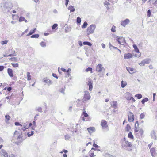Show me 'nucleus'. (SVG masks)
<instances>
[{"mask_svg": "<svg viewBox=\"0 0 157 157\" xmlns=\"http://www.w3.org/2000/svg\"><path fill=\"white\" fill-rule=\"evenodd\" d=\"M101 46H102V48H103V49H104V48H105V44H103V43H102V44H101Z\"/></svg>", "mask_w": 157, "mask_h": 157, "instance_id": "69168bd1", "label": "nucleus"}, {"mask_svg": "<svg viewBox=\"0 0 157 157\" xmlns=\"http://www.w3.org/2000/svg\"><path fill=\"white\" fill-rule=\"evenodd\" d=\"M84 45H88L89 46H91L92 45L88 41H84L83 42Z\"/></svg>", "mask_w": 157, "mask_h": 157, "instance_id": "cd10ccee", "label": "nucleus"}, {"mask_svg": "<svg viewBox=\"0 0 157 157\" xmlns=\"http://www.w3.org/2000/svg\"><path fill=\"white\" fill-rule=\"evenodd\" d=\"M88 25L87 23L86 22H84L82 26V28H85Z\"/></svg>", "mask_w": 157, "mask_h": 157, "instance_id": "e433bc0d", "label": "nucleus"}, {"mask_svg": "<svg viewBox=\"0 0 157 157\" xmlns=\"http://www.w3.org/2000/svg\"><path fill=\"white\" fill-rule=\"evenodd\" d=\"M90 157H94L95 156V155H94V153L91 152V151L90 152Z\"/></svg>", "mask_w": 157, "mask_h": 157, "instance_id": "c03bdc74", "label": "nucleus"}, {"mask_svg": "<svg viewBox=\"0 0 157 157\" xmlns=\"http://www.w3.org/2000/svg\"><path fill=\"white\" fill-rule=\"evenodd\" d=\"M156 0H149L148 2L152 3L153 4V3L156 1Z\"/></svg>", "mask_w": 157, "mask_h": 157, "instance_id": "6e6d98bb", "label": "nucleus"}, {"mask_svg": "<svg viewBox=\"0 0 157 157\" xmlns=\"http://www.w3.org/2000/svg\"><path fill=\"white\" fill-rule=\"evenodd\" d=\"M86 72H88L90 71L91 73H92V68H91V67H88V68H87L86 70Z\"/></svg>", "mask_w": 157, "mask_h": 157, "instance_id": "58836bf2", "label": "nucleus"}, {"mask_svg": "<svg viewBox=\"0 0 157 157\" xmlns=\"http://www.w3.org/2000/svg\"><path fill=\"white\" fill-rule=\"evenodd\" d=\"M106 157H115V156L109 154H106Z\"/></svg>", "mask_w": 157, "mask_h": 157, "instance_id": "5fc2aeb1", "label": "nucleus"}, {"mask_svg": "<svg viewBox=\"0 0 157 157\" xmlns=\"http://www.w3.org/2000/svg\"><path fill=\"white\" fill-rule=\"evenodd\" d=\"M18 136L17 137V139H20V138H21L22 137V133L21 132V133H19L18 132V131H15L14 133V135H17Z\"/></svg>", "mask_w": 157, "mask_h": 157, "instance_id": "2eb2a0df", "label": "nucleus"}, {"mask_svg": "<svg viewBox=\"0 0 157 157\" xmlns=\"http://www.w3.org/2000/svg\"><path fill=\"white\" fill-rule=\"evenodd\" d=\"M36 30V28H35L34 29H32L30 31L29 33L27 35V36H29L32 35L35 32V31Z\"/></svg>", "mask_w": 157, "mask_h": 157, "instance_id": "aec40b11", "label": "nucleus"}, {"mask_svg": "<svg viewBox=\"0 0 157 157\" xmlns=\"http://www.w3.org/2000/svg\"><path fill=\"white\" fill-rule=\"evenodd\" d=\"M134 115L131 112H129L128 113V120L130 122L134 120Z\"/></svg>", "mask_w": 157, "mask_h": 157, "instance_id": "423d86ee", "label": "nucleus"}, {"mask_svg": "<svg viewBox=\"0 0 157 157\" xmlns=\"http://www.w3.org/2000/svg\"><path fill=\"white\" fill-rule=\"evenodd\" d=\"M132 100L133 102L135 101V100L133 97H131L130 98V99H129V100Z\"/></svg>", "mask_w": 157, "mask_h": 157, "instance_id": "13d9d810", "label": "nucleus"}, {"mask_svg": "<svg viewBox=\"0 0 157 157\" xmlns=\"http://www.w3.org/2000/svg\"><path fill=\"white\" fill-rule=\"evenodd\" d=\"M96 71L97 72L100 73L102 71H104L105 69L102 64H98L96 67Z\"/></svg>", "mask_w": 157, "mask_h": 157, "instance_id": "20e7f679", "label": "nucleus"}, {"mask_svg": "<svg viewBox=\"0 0 157 157\" xmlns=\"http://www.w3.org/2000/svg\"><path fill=\"white\" fill-rule=\"evenodd\" d=\"M104 5L108 9H109V5H110V3L107 1H105L104 2Z\"/></svg>", "mask_w": 157, "mask_h": 157, "instance_id": "a878e982", "label": "nucleus"}, {"mask_svg": "<svg viewBox=\"0 0 157 157\" xmlns=\"http://www.w3.org/2000/svg\"><path fill=\"white\" fill-rule=\"evenodd\" d=\"M89 86V90L90 91H91L93 88V83L90 81H88V84Z\"/></svg>", "mask_w": 157, "mask_h": 157, "instance_id": "a211bd4d", "label": "nucleus"}, {"mask_svg": "<svg viewBox=\"0 0 157 157\" xmlns=\"http://www.w3.org/2000/svg\"><path fill=\"white\" fill-rule=\"evenodd\" d=\"M43 81L44 82L47 84L48 85H49L52 83V82L47 78H44L43 79Z\"/></svg>", "mask_w": 157, "mask_h": 157, "instance_id": "1a4fd4ad", "label": "nucleus"}, {"mask_svg": "<svg viewBox=\"0 0 157 157\" xmlns=\"http://www.w3.org/2000/svg\"><path fill=\"white\" fill-rule=\"evenodd\" d=\"M93 146L95 147H99V146H98L97 144H95L94 142L93 144Z\"/></svg>", "mask_w": 157, "mask_h": 157, "instance_id": "bf43d9fd", "label": "nucleus"}, {"mask_svg": "<svg viewBox=\"0 0 157 157\" xmlns=\"http://www.w3.org/2000/svg\"><path fill=\"white\" fill-rule=\"evenodd\" d=\"M150 152L151 155L153 157L154 156L155 153V149L154 148H152L150 150Z\"/></svg>", "mask_w": 157, "mask_h": 157, "instance_id": "5701e85b", "label": "nucleus"}, {"mask_svg": "<svg viewBox=\"0 0 157 157\" xmlns=\"http://www.w3.org/2000/svg\"><path fill=\"white\" fill-rule=\"evenodd\" d=\"M68 9L70 10V12H74L75 10V9L74 8V7L72 5L69 6L68 8Z\"/></svg>", "mask_w": 157, "mask_h": 157, "instance_id": "412c9836", "label": "nucleus"}, {"mask_svg": "<svg viewBox=\"0 0 157 157\" xmlns=\"http://www.w3.org/2000/svg\"><path fill=\"white\" fill-rule=\"evenodd\" d=\"M16 56V54H15V52L14 51V53H13L12 54H9L8 55H7V56Z\"/></svg>", "mask_w": 157, "mask_h": 157, "instance_id": "37998d69", "label": "nucleus"}, {"mask_svg": "<svg viewBox=\"0 0 157 157\" xmlns=\"http://www.w3.org/2000/svg\"><path fill=\"white\" fill-rule=\"evenodd\" d=\"M128 137L130 139H133L134 138L131 132H129L128 133Z\"/></svg>", "mask_w": 157, "mask_h": 157, "instance_id": "f704fd0d", "label": "nucleus"}, {"mask_svg": "<svg viewBox=\"0 0 157 157\" xmlns=\"http://www.w3.org/2000/svg\"><path fill=\"white\" fill-rule=\"evenodd\" d=\"M156 95V93H154L153 94V101H154L155 100V97Z\"/></svg>", "mask_w": 157, "mask_h": 157, "instance_id": "0e129e2a", "label": "nucleus"}, {"mask_svg": "<svg viewBox=\"0 0 157 157\" xmlns=\"http://www.w3.org/2000/svg\"><path fill=\"white\" fill-rule=\"evenodd\" d=\"M151 137L155 140H156V133L154 131H152L151 133Z\"/></svg>", "mask_w": 157, "mask_h": 157, "instance_id": "ddd939ff", "label": "nucleus"}, {"mask_svg": "<svg viewBox=\"0 0 157 157\" xmlns=\"http://www.w3.org/2000/svg\"><path fill=\"white\" fill-rule=\"evenodd\" d=\"M81 21V19L79 17H78L76 19V22L77 23L80 24Z\"/></svg>", "mask_w": 157, "mask_h": 157, "instance_id": "79ce46f5", "label": "nucleus"}, {"mask_svg": "<svg viewBox=\"0 0 157 157\" xmlns=\"http://www.w3.org/2000/svg\"><path fill=\"white\" fill-rule=\"evenodd\" d=\"M69 2V0H65V5L66 6H67L68 5V2Z\"/></svg>", "mask_w": 157, "mask_h": 157, "instance_id": "864d4df0", "label": "nucleus"}, {"mask_svg": "<svg viewBox=\"0 0 157 157\" xmlns=\"http://www.w3.org/2000/svg\"><path fill=\"white\" fill-rule=\"evenodd\" d=\"M36 110L38 112L42 113V109L41 107H38L37 108H36Z\"/></svg>", "mask_w": 157, "mask_h": 157, "instance_id": "c9c22d12", "label": "nucleus"}, {"mask_svg": "<svg viewBox=\"0 0 157 157\" xmlns=\"http://www.w3.org/2000/svg\"><path fill=\"white\" fill-rule=\"evenodd\" d=\"M83 115L84 117H87L88 115L87 113L86 112V111L84 112L83 113Z\"/></svg>", "mask_w": 157, "mask_h": 157, "instance_id": "3c124183", "label": "nucleus"}, {"mask_svg": "<svg viewBox=\"0 0 157 157\" xmlns=\"http://www.w3.org/2000/svg\"><path fill=\"white\" fill-rule=\"evenodd\" d=\"M30 73L29 72H28L27 73V80H30L31 79V76L30 75Z\"/></svg>", "mask_w": 157, "mask_h": 157, "instance_id": "72a5a7b5", "label": "nucleus"}, {"mask_svg": "<svg viewBox=\"0 0 157 157\" xmlns=\"http://www.w3.org/2000/svg\"><path fill=\"white\" fill-rule=\"evenodd\" d=\"M8 42V41L6 40L5 41H2L1 42V44L2 45H4V44H6Z\"/></svg>", "mask_w": 157, "mask_h": 157, "instance_id": "a18cd8bd", "label": "nucleus"}, {"mask_svg": "<svg viewBox=\"0 0 157 157\" xmlns=\"http://www.w3.org/2000/svg\"><path fill=\"white\" fill-rule=\"evenodd\" d=\"M124 140L125 142L123 143L122 145V146L123 147H130L132 146V144L131 143L126 141L125 138H124Z\"/></svg>", "mask_w": 157, "mask_h": 157, "instance_id": "39448f33", "label": "nucleus"}, {"mask_svg": "<svg viewBox=\"0 0 157 157\" xmlns=\"http://www.w3.org/2000/svg\"><path fill=\"white\" fill-rule=\"evenodd\" d=\"M130 20L128 19H126L125 20L122 21L121 22V25L124 27L128 24L130 22Z\"/></svg>", "mask_w": 157, "mask_h": 157, "instance_id": "0eeeda50", "label": "nucleus"}, {"mask_svg": "<svg viewBox=\"0 0 157 157\" xmlns=\"http://www.w3.org/2000/svg\"><path fill=\"white\" fill-rule=\"evenodd\" d=\"M133 56L130 53H125L124 56V59H130Z\"/></svg>", "mask_w": 157, "mask_h": 157, "instance_id": "9d476101", "label": "nucleus"}, {"mask_svg": "<svg viewBox=\"0 0 157 157\" xmlns=\"http://www.w3.org/2000/svg\"><path fill=\"white\" fill-rule=\"evenodd\" d=\"M40 44L42 47L44 48L46 46V43L43 41L41 42L40 43Z\"/></svg>", "mask_w": 157, "mask_h": 157, "instance_id": "2f4dec72", "label": "nucleus"}, {"mask_svg": "<svg viewBox=\"0 0 157 157\" xmlns=\"http://www.w3.org/2000/svg\"><path fill=\"white\" fill-rule=\"evenodd\" d=\"M78 44H79V45L80 46H82V42H81V41H79L78 42Z\"/></svg>", "mask_w": 157, "mask_h": 157, "instance_id": "774afa93", "label": "nucleus"}, {"mask_svg": "<svg viewBox=\"0 0 157 157\" xmlns=\"http://www.w3.org/2000/svg\"><path fill=\"white\" fill-rule=\"evenodd\" d=\"M101 125L102 126V129L104 130L105 131H107L109 130L107 122L105 120H102L101 123Z\"/></svg>", "mask_w": 157, "mask_h": 157, "instance_id": "7ed1b4c3", "label": "nucleus"}, {"mask_svg": "<svg viewBox=\"0 0 157 157\" xmlns=\"http://www.w3.org/2000/svg\"><path fill=\"white\" fill-rule=\"evenodd\" d=\"M85 94L84 95L83 98L82 99V101L83 102H86L88 100L90 99L91 96L90 94L88 91H85Z\"/></svg>", "mask_w": 157, "mask_h": 157, "instance_id": "f257e3e1", "label": "nucleus"}, {"mask_svg": "<svg viewBox=\"0 0 157 157\" xmlns=\"http://www.w3.org/2000/svg\"><path fill=\"white\" fill-rule=\"evenodd\" d=\"M7 72L10 77H12L13 76V71L10 68H8L7 69Z\"/></svg>", "mask_w": 157, "mask_h": 157, "instance_id": "dca6fc26", "label": "nucleus"}, {"mask_svg": "<svg viewBox=\"0 0 157 157\" xmlns=\"http://www.w3.org/2000/svg\"><path fill=\"white\" fill-rule=\"evenodd\" d=\"M148 101V99L147 98H146L142 100L141 102L143 104H144L145 102H147Z\"/></svg>", "mask_w": 157, "mask_h": 157, "instance_id": "c756f323", "label": "nucleus"}, {"mask_svg": "<svg viewBox=\"0 0 157 157\" xmlns=\"http://www.w3.org/2000/svg\"><path fill=\"white\" fill-rule=\"evenodd\" d=\"M34 134V131H32L30 132H28L27 133V135L28 137H30Z\"/></svg>", "mask_w": 157, "mask_h": 157, "instance_id": "473e14b6", "label": "nucleus"}, {"mask_svg": "<svg viewBox=\"0 0 157 157\" xmlns=\"http://www.w3.org/2000/svg\"><path fill=\"white\" fill-rule=\"evenodd\" d=\"M0 153L5 157H8V154L5 150L2 149L0 151Z\"/></svg>", "mask_w": 157, "mask_h": 157, "instance_id": "f8f14e48", "label": "nucleus"}, {"mask_svg": "<svg viewBox=\"0 0 157 157\" xmlns=\"http://www.w3.org/2000/svg\"><path fill=\"white\" fill-rule=\"evenodd\" d=\"M25 18L24 17L21 16L19 18V21L20 22L24 21L25 20Z\"/></svg>", "mask_w": 157, "mask_h": 157, "instance_id": "ea45409f", "label": "nucleus"}, {"mask_svg": "<svg viewBox=\"0 0 157 157\" xmlns=\"http://www.w3.org/2000/svg\"><path fill=\"white\" fill-rule=\"evenodd\" d=\"M150 59H146L143 60L141 63H139V65L141 66H144L145 64H148L149 63Z\"/></svg>", "mask_w": 157, "mask_h": 157, "instance_id": "6e6552de", "label": "nucleus"}, {"mask_svg": "<svg viewBox=\"0 0 157 157\" xmlns=\"http://www.w3.org/2000/svg\"><path fill=\"white\" fill-rule=\"evenodd\" d=\"M39 35L38 34H35L32 35L31 36V38H38L39 37Z\"/></svg>", "mask_w": 157, "mask_h": 157, "instance_id": "c85d7f7f", "label": "nucleus"}, {"mask_svg": "<svg viewBox=\"0 0 157 157\" xmlns=\"http://www.w3.org/2000/svg\"><path fill=\"white\" fill-rule=\"evenodd\" d=\"M131 128L129 124H127L126 128L125 130L126 131H128Z\"/></svg>", "mask_w": 157, "mask_h": 157, "instance_id": "7c9ffc66", "label": "nucleus"}, {"mask_svg": "<svg viewBox=\"0 0 157 157\" xmlns=\"http://www.w3.org/2000/svg\"><path fill=\"white\" fill-rule=\"evenodd\" d=\"M120 40L122 41V43H124L125 40L122 37H119L117 39V41L119 44H121V42Z\"/></svg>", "mask_w": 157, "mask_h": 157, "instance_id": "4468645a", "label": "nucleus"}, {"mask_svg": "<svg viewBox=\"0 0 157 157\" xmlns=\"http://www.w3.org/2000/svg\"><path fill=\"white\" fill-rule=\"evenodd\" d=\"M153 144V143H151L150 144H149L148 145V147H149V148L150 149L151 146Z\"/></svg>", "mask_w": 157, "mask_h": 157, "instance_id": "338daca9", "label": "nucleus"}, {"mask_svg": "<svg viewBox=\"0 0 157 157\" xmlns=\"http://www.w3.org/2000/svg\"><path fill=\"white\" fill-rule=\"evenodd\" d=\"M6 118V123H8V121L10 119V117L8 115H6L5 116Z\"/></svg>", "mask_w": 157, "mask_h": 157, "instance_id": "bb28decb", "label": "nucleus"}, {"mask_svg": "<svg viewBox=\"0 0 157 157\" xmlns=\"http://www.w3.org/2000/svg\"><path fill=\"white\" fill-rule=\"evenodd\" d=\"M153 5L155 6H157V0H156L155 2L153 3Z\"/></svg>", "mask_w": 157, "mask_h": 157, "instance_id": "e2e57ef3", "label": "nucleus"}, {"mask_svg": "<svg viewBox=\"0 0 157 157\" xmlns=\"http://www.w3.org/2000/svg\"><path fill=\"white\" fill-rule=\"evenodd\" d=\"M12 89V87H9L7 88V90H8V91L10 92L11 90Z\"/></svg>", "mask_w": 157, "mask_h": 157, "instance_id": "680f3d73", "label": "nucleus"}, {"mask_svg": "<svg viewBox=\"0 0 157 157\" xmlns=\"http://www.w3.org/2000/svg\"><path fill=\"white\" fill-rule=\"evenodd\" d=\"M15 124L16 126L21 125L18 122H15Z\"/></svg>", "mask_w": 157, "mask_h": 157, "instance_id": "052dcab7", "label": "nucleus"}, {"mask_svg": "<svg viewBox=\"0 0 157 157\" xmlns=\"http://www.w3.org/2000/svg\"><path fill=\"white\" fill-rule=\"evenodd\" d=\"M52 75L53 77H55V78H58V77L55 74L52 73Z\"/></svg>", "mask_w": 157, "mask_h": 157, "instance_id": "4d7b16f0", "label": "nucleus"}, {"mask_svg": "<svg viewBox=\"0 0 157 157\" xmlns=\"http://www.w3.org/2000/svg\"><path fill=\"white\" fill-rule=\"evenodd\" d=\"M96 28V25L94 24H92L87 29V34L89 35L90 34L93 33L94 30Z\"/></svg>", "mask_w": 157, "mask_h": 157, "instance_id": "f03ea898", "label": "nucleus"}, {"mask_svg": "<svg viewBox=\"0 0 157 157\" xmlns=\"http://www.w3.org/2000/svg\"><path fill=\"white\" fill-rule=\"evenodd\" d=\"M70 138V137L68 135H67L65 136V139L66 140H69Z\"/></svg>", "mask_w": 157, "mask_h": 157, "instance_id": "49530a36", "label": "nucleus"}, {"mask_svg": "<svg viewBox=\"0 0 157 157\" xmlns=\"http://www.w3.org/2000/svg\"><path fill=\"white\" fill-rule=\"evenodd\" d=\"M4 67L3 66H0V71H2L4 69Z\"/></svg>", "mask_w": 157, "mask_h": 157, "instance_id": "603ef678", "label": "nucleus"}, {"mask_svg": "<svg viewBox=\"0 0 157 157\" xmlns=\"http://www.w3.org/2000/svg\"><path fill=\"white\" fill-rule=\"evenodd\" d=\"M135 97H137L138 99H140L142 98V96L141 94H137L135 95Z\"/></svg>", "mask_w": 157, "mask_h": 157, "instance_id": "a19ab883", "label": "nucleus"}, {"mask_svg": "<svg viewBox=\"0 0 157 157\" xmlns=\"http://www.w3.org/2000/svg\"><path fill=\"white\" fill-rule=\"evenodd\" d=\"M145 117V115L143 113H142L140 115V118L141 119H142L144 118Z\"/></svg>", "mask_w": 157, "mask_h": 157, "instance_id": "8fccbe9b", "label": "nucleus"}, {"mask_svg": "<svg viewBox=\"0 0 157 157\" xmlns=\"http://www.w3.org/2000/svg\"><path fill=\"white\" fill-rule=\"evenodd\" d=\"M133 47L134 48V49L135 50V51L137 53H139V50L138 48H137V46L135 44H133Z\"/></svg>", "mask_w": 157, "mask_h": 157, "instance_id": "393cba45", "label": "nucleus"}, {"mask_svg": "<svg viewBox=\"0 0 157 157\" xmlns=\"http://www.w3.org/2000/svg\"><path fill=\"white\" fill-rule=\"evenodd\" d=\"M12 64L13 66L14 67H18V64L17 63L15 64L12 63Z\"/></svg>", "mask_w": 157, "mask_h": 157, "instance_id": "09e8293b", "label": "nucleus"}, {"mask_svg": "<svg viewBox=\"0 0 157 157\" xmlns=\"http://www.w3.org/2000/svg\"><path fill=\"white\" fill-rule=\"evenodd\" d=\"M127 85V83L126 82L124 81L123 80L121 81V86L122 88H124Z\"/></svg>", "mask_w": 157, "mask_h": 157, "instance_id": "4be33fe9", "label": "nucleus"}, {"mask_svg": "<svg viewBox=\"0 0 157 157\" xmlns=\"http://www.w3.org/2000/svg\"><path fill=\"white\" fill-rule=\"evenodd\" d=\"M126 69L130 74H132V73H133V71L134 70V69L133 68H131L129 67H127Z\"/></svg>", "mask_w": 157, "mask_h": 157, "instance_id": "6ab92c4d", "label": "nucleus"}, {"mask_svg": "<svg viewBox=\"0 0 157 157\" xmlns=\"http://www.w3.org/2000/svg\"><path fill=\"white\" fill-rule=\"evenodd\" d=\"M58 24L56 23H55L52 26V30L56 28L57 27Z\"/></svg>", "mask_w": 157, "mask_h": 157, "instance_id": "4c0bfd02", "label": "nucleus"}, {"mask_svg": "<svg viewBox=\"0 0 157 157\" xmlns=\"http://www.w3.org/2000/svg\"><path fill=\"white\" fill-rule=\"evenodd\" d=\"M87 130L90 134L95 131V128L93 127H91L87 128Z\"/></svg>", "mask_w": 157, "mask_h": 157, "instance_id": "9b49d317", "label": "nucleus"}, {"mask_svg": "<svg viewBox=\"0 0 157 157\" xmlns=\"http://www.w3.org/2000/svg\"><path fill=\"white\" fill-rule=\"evenodd\" d=\"M111 106L113 107L114 109L117 108V101H114L111 104Z\"/></svg>", "mask_w": 157, "mask_h": 157, "instance_id": "f3484780", "label": "nucleus"}, {"mask_svg": "<svg viewBox=\"0 0 157 157\" xmlns=\"http://www.w3.org/2000/svg\"><path fill=\"white\" fill-rule=\"evenodd\" d=\"M151 15V12L150 10H148L147 11V17H149Z\"/></svg>", "mask_w": 157, "mask_h": 157, "instance_id": "de8ad7c7", "label": "nucleus"}, {"mask_svg": "<svg viewBox=\"0 0 157 157\" xmlns=\"http://www.w3.org/2000/svg\"><path fill=\"white\" fill-rule=\"evenodd\" d=\"M72 128L75 129L77 130V126L78 125V124H72ZM75 132H77L76 130H75Z\"/></svg>", "mask_w": 157, "mask_h": 157, "instance_id": "b1692460", "label": "nucleus"}]
</instances>
